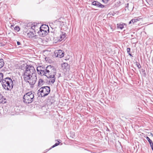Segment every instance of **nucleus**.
Here are the masks:
<instances>
[{
	"mask_svg": "<svg viewBox=\"0 0 153 153\" xmlns=\"http://www.w3.org/2000/svg\"><path fill=\"white\" fill-rule=\"evenodd\" d=\"M139 20L138 19H132L129 22V24L133 23H134L135 22H137V21H138Z\"/></svg>",
	"mask_w": 153,
	"mask_h": 153,
	"instance_id": "obj_20",
	"label": "nucleus"
},
{
	"mask_svg": "<svg viewBox=\"0 0 153 153\" xmlns=\"http://www.w3.org/2000/svg\"><path fill=\"white\" fill-rule=\"evenodd\" d=\"M23 78L26 82H28L30 85H33L36 81V75L23 76Z\"/></svg>",
	"mask_w": 153,
	"mask_h": 153,
	"instance_id": "obj_6",
	"label": "nucleus"
},
{
	"mask_svg": "<svg viewBox=\"0 0 153 153\" xmlns=\"http://www.w3.org/2000/svg\"><path fill=\"white\" fill-rule=\"evenodd\" d=\"M128 54L130 56H132V55H131V53H128Z\"/></svg>",
	"mask_w": 153,
	"mask_h": 153,
	"instance_id": "obj_32",
	"label": "nucleus"
},
{
	"mask_svg": "<svg viewBox=\"0 0 153 153\" xmlns=\"http://www.w3.org/2000/svg\"><path fill=\"white\" fill-rule=\"evenodd\" d=\"M92 4L96 6L97 7L100 8H103L104 5L100 3L97 1H94L92 2Z\"/></svg>",
	"mask_w": 153,
	"mask_h": 153,
	"instance_id": "obj_11",
	"label": "nucleus"
},
{
	"mask_svg": "<svg viewBox=\"0 0 153 153\" xmlns=\"http://www.w3.org/2000/svg\"><path fill=\"white\" fill-rule=\"evenodd\" d=\"M45 69L42 70L41 66H39L37 68V71L38 74H41V75H44V73H42V72L45 71Z\"/></svg>",
	"mask_w": 153,
	"mask_h": 153,
	"instance_id": "obj_13",
	"label": "nucleus"
},
{
	"mask_svg": "<svg viewBox=\"0 0 153 153\" xmlns=\"http://www.w3.org/2000/svg\"><path fill=\"white\" fill-rule=\"evenodd\" d=\"M66 37V33L64 32H62L60 35V39L59 40L60 41L64 40Z\"/></svg>",
	"mask_w": 153,
	"mask_h": 153,
	"instance_id": "obj_14",
	"label": "nucleus"
},
{
	"mask_svg": "<svg viewBox=\"0 0 153 153\" xmlns=\"http://www.w3.org/2000/svg\"><path fill=\"white\" fill-rule=\"evenodd\" d=\"M17 44L18 45H21V43L20 42H17Z\"/></svg>",
	"mask_w": 153,
	"mask_h": 153,
	"instance_id": "obj_30",
	"label": "nucleus"
},
{
	"mask_svg": "<svg viewBox=\"0 0 153 153\" xmlns=\"http://www.w3.org/2000/svg\"><path fill=\"white\" fill-rule=\"evenodd\" d=\"M50 91V89L49 87L43 86L40 88L38 90L37 94L39 97H44L49 94Z\"/></svg>",
	"mask_w": 153,
	"mask_h": 153,
	"instance_id": "obj_4",
	"label": "nucleus"
},
{
	"mask_svg": "<svg viewBox=\"0 0 153 153\" xmlns=\"http://www.w3.org/2000/svg\"><path fill=\"white\" fill-rule=\"evenodd\" d=\"M14 29L15 30H16L17 31H18L20 30V28L19 27L16 26L14 28Z\"/></svg>",
	"mask_w": 153,
	"mask_h": 153,
	"instance_id": "obj_24",
	"label": "nucleus"
},
{
	"mask_svg": "<svg viewBox=\"0 0 153 153\" xmlns=\"http://www.w3.org/2000/svg\"><path fill=\"white\" fill-rule=\"evenodd\" d=\"M117 28H119L122 30L124 28V26L123 24H117Z\"/></svg>",
	"mask_w": 153,
	"mask_h": 153,
	"instance_id": "obj_18",
	"label": "nucleus"
},
{
	"mask_svg": "<svg viewBox=\"0 0 153 153\" xmlns=\"http://www.w3.org/2000/svg\"><path fill=\"white\" fill-rule=\"evenodd\" d=\"M150 146L151 147V148L152 149V150L153 151V143H151V144H150Z\"/></svg>",
	"mask_w": 153,
	"mask_h": 153,
	"instance_id": "obj_28",
	"label": "nucleus"
},
{
	"mask_svg": "<svg viewBox=\"0 0 153 153\" xmlns=\"http://www.w3.org/2000/svg\"><path fill=\"white\" fill-rule=\"evenodd\" d=\"M4 62L3 59H0V69L2 68L4 66Z\"/></svg>",
	"mask_w": 153,
	"mask_h": 153,
	"instance_id": "obj_19",
	"label": "nucleus"
},
{
	"mask_svg": "<svg viewBox=\"0 0 153 153\" xmlns=\"http://www.w3.org/2000/svg\"><path fill=\"white\" fill-rule=\"evenodd\" d=\"M141 71L142 72H145V70L143 69H141Z\"/></svg>",
	"mask_w": 153,
	"mask_h": 153,
	"instance_id": "obj_31",
	"label": "nucleus"
},
{
	"mask_svg": "<svg viewBox=\"0 0 153 153\" xmlns=\"http://www.w3.org/2000/svg\"><path fill=\"white\" fill-rule=\"evenodd\" d=\"M41 26H43V30H46V31H48V33L49 32V27L47 25H42Z\"/></svg>",
	"mask_w": 153,
	"mask_h": 153,
	"instance_id": "obj_17",
	"label": "nucleus"
},
{
	"mask_svg": "<svg viewBox=\"0 0 153 153\" xmlns=\"http://www.w3.org/2000/svg\"><path fill=\"white\" fill-rule=\"evenodd\" d=\"M42 73H44L43 75L50 79L49 80L50 82L52 84L54 83L56 79L55 75H56V70L53 66L51 65L48 66L45 71H42Z\"/></svg>",
	"mask_w": 153,
	"mask_h": 153,
	"instance_id": "obj_1",
	"label": "nucleus"
},
{
	"mask_svg": "<svg viewBox=\"0 0 153 153\" xmlns=\"http://www.w3.org/2000/svg\"><path fill=\"white\" fill-rule=\"evenodd\" d=\"M6 98H5L3 95L0 93V103H6Z\"/></svg>",
	"mask_w": 153,
	"mask_h": 153,
	"instance_id": "obj_12",
	"label": "nucleus"
},
{
	"mask_svg": "<svg viewBox=\"0 0 153 153\" xmlns=\"http://www.w3.org/2000/svg\"><path fill=\"white\" fill-rule=\"evenodd\" d=\"M136 65L137 67V68L139 69H140V68H141V66L140 65V64H139V63H137Z\"/></svg>",
	"mask_w": 153,
	"mask_h": 153,
	"instance_id": "obj_26",
	"label": "nucleus"
},
{
	"mask_svg": "<svg viewBox=\"0 0 153 153\" xmlns=\"http://www.w3.org/2000/svg\"><path fill=\"white\" fill-rule=\"evenodd\" d=\"M30 28L33 30L35 33H38L40 30V27H39L37 25H36L34 24H31L30 25Z\"/></svg>",
	"mask_w": 153,
	"mask_h": 153,
	"instance_id": "obj_10",
	"label": "nucleus"
},
{
	"mask_svg": "<svg viewBox=\"0 0 153 153\" xmlns=\"http://www.w3.org/2000/svg\"><path fill=\"white\" fill-rule=\"evenodd\" d=\"M45 83L44 80L41 79H39V82H38V86H42Z\"/></svg>",
	"mask_w": 153,
	"mask_h": 153,
	"instance_id": "obj_16",
	"label": "nucleus"
},
{
	"mask_svg": "<svg viewBox=\"0 0 153 153\" xmlns=\"http://www.w3.org/2000/svg\"><path fill=\"white\" fill-rule=\"evenodd\" d=\"M64 51L61 50H56L54 52L55 54L56 57L62 58L64 56Z\"/></svg>",
	"mask_w": 153,
	"mask_h": 153,
	"instance_id": "obj_8",
	"label": "nucleus"
},
{
	"mask_svg": "<svg viewBox=\"0 0 153 153\" xmlns=\"http://www.w3.org/2000/svg\"><path fill=\"white\" fill-rule=\"evenodd\" d=\"M1 84L3 88L7 90H10L13 87V82L10 78H6L3 79Z\"/></svg>",
	"mask_w": 153,
	"mask_h": 153,
	"instance_id": "obj_2",
	"label": "nucleus"
},
{
	"mask_svg": "<svg viewBox=\"0 0 153 153\" xmlns=\"http://www.w3.org/2000/svg\"><path fill=\"white\" fill-rule=\"evenodd\" d=\"M146 138V139L148 140V141L149 142V143H150V144H151V143H153L152 141L148 137H147Z\"/></svg>",
	"mask_w": 153,
	"mask_h": 153,
	"instance_id": "obj_22",
	"label": "nucleus"
},
{
	"mask_svg": "<svg viewBox=\"0 0 153 153\" xmlns=\"http://www.w3.org/2000/svg\"><path fill=\"white\" fill-rule=\"evenodd\" d=\"M36 35V34L33 31H30V32L27 33V36L30 38L33 37Z\"/></svg>",
	"mask_w": 153,
	"mask_h": 153,
	"instance_id": "obj_15",
	"label": "nucleus"
},
{
	"mask_svg": "<svg viewBox=\"0 0 153 153\" xmlns=\"http://www.w3.org/2000/svg\"><path fill=\"white\" fill-rule=\"evenodd\" d=\"M64 19L63 18H60L56 20L54 22V24L60 27L65 25V22H64Z\"/></svg>",
	"mask_w": 153,
	"mask_h": 153,
	"instance_id": "obj_7",
	"label": "nucleus"
},
{
	"mask_svg": "<svg viewBox=\"0 0 153 153\" xmlns=\"http://www.w3.org/2000/svg\"><path fill=\"white\" fill-rule=\"evenodd\" d=\"M43 26H40V30L38 32V34L41 37L44 36L48 34V31L43 30Z\"/></svg>",
	"mask_w": 153,
	"mask_h": 153,
	"instance_id": "obj_9",
	"label": "nucleus"
},
{
	"mask_svg": "<svg viewBox=\"0 0 153 153\" xmlns=\"http://www.w3.org/2000/svg\"><path fill=\"white\" fill-rule=\"evenodd\" d=\"M127 51L128 53H130V48H127Z\"/></svg>",
	"mask_w": 153,
	"mask_h": 153,
	"instance_id": "obj_27",
	"label": "nucleus"
},
{
	"mask_svg": "<svg viewBox=\"0 0 153 153\" xmlns=\"http://www.w3.org/2000/svg\"><path fill=\"white\" fill-rule=\"evenodd\" d=\"M34 93L31 91L25 94L23 97V101L26 104H30L33 101Z\"/></svg>",
	"mask_w": 153,
	"mask_h": 153,
	"instance_id": "obj_3",
	"label": "nucleus"
},
{
	"mask_svg": "<svg viewBox=\"0 0 153 153\" xmlns=\"http://www.w3.org/2000/svg\"><path fill=\"white\" fill-rule=\"evenodd\" d=\"M3 74L2 73H0V83L1 82H2L3 79Z\"/></svg>",
	"mask_w": 153,
	"mask_h": 153,
	"instance_id": "obj_21",
	"label": "nucleus"
},
{
	"mask_svg": "<svg viewBox=\"0 0 153 153\" xmlns=\"http://www.w3.org/2000/svg\"><path fill=\"white\" fill-rule=\"evenodd\" d=\"M63 65H64L65 66H67L68 65V64L67 63H64V64H63Z\"/></svg>",
	"mask_w": 153,
	"mask_h": 153,
	"instance_id": "obj_29",
	"label": "nucleus"
},
{
	"mask_svg": "<svg viewBox=\"0 0 153 153\" xmlns=\"http://www.w3.org/2000/svg\"><path fill=\"white\" fill-rule=\"evenodd\" d=\"M36 75V72L33 66L29 65H26L25 66V70L24 74L23 76H32Z\"/></svg>",
	"mask_w": 153,
	"mask_h": 153,
	"instance_id": "obj_5",
	"label": "nucleus"
},
{
	"mask_svg": "<svg viewBox=\"0 0 153 153\" xmlns=\"http://www.w3.org/2000/svg\"><path fill=\"white\" fill-rule=\"evenodd\" d=\"M110 0H102V1L105 3L107 4Z\"/></svg>",
	"mask_w": 153,
	"mask_h": 153,
	"instance_id": "obj_25",
	"label": "nucleus"
},
{
	"mask_svg": "<svg viewBox=\"0 0 153 153\" xmlns=\"http://www.w3.org/2000/svg\"><path fill=\"white\" fill-rule=\"evenodd\" d=\"M58 143H56L54 145H53V146L51 147L52 148H53L56 146H57L58 145H59V143H60V142H59V141H58Z\"/></svg>",
	"mask_w": 153,
	"mask_h": 153,
	"instance_id": "obj_23",
	"label": "nucleus"
}]
</instances>
